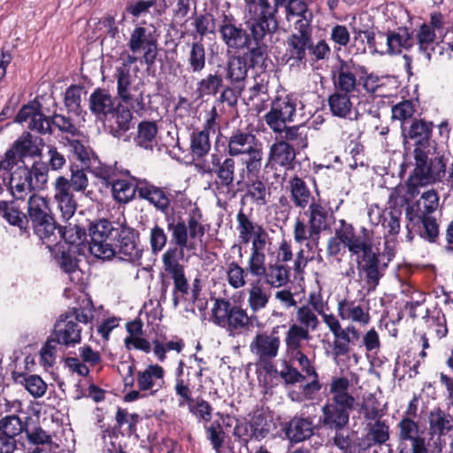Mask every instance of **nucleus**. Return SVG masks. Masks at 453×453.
I'll return each instance as SVG.
<instances>
[{
    "label": "nucleus",
    "mask_w": 453,
    "mask_h": 453,
    "mask_svg": "<svg viewBox=\"0 0 453 453\" xmlns=\"http://www.w3.org/2000/svg\"><path fill=\"white\" fill-rule=\"evenodd\" d=\"M139 199L147 201L157 211L165 215L167 230L170 232V246L162 256L165 272L173 278V305L177 308L181 299L189 291V283L186 277L185 266L180 263L184 257V250H194V240H201L205 234L202 223V211L194 208L185 220L180 215H168L173 196L167 188L158 187L142 179L139 187Z\"/></svg>",
    "instance_id": "nucleus-1"
},
{
    "label": "nucleus",
    "mask_w": 453,
    "mask_h": 453,
    "mask_svg": "<svg viewBox=\"0 0 453 453\" xmlns=\"http://www.w3.org/2000/svg\"><path fill=\"white\" fill-rule=\"evenodd\" d=\"M349 380L345 377H333L329 384L327 399L321 408V424L327 429L335 432L333 437L334 444L342 450L347 451L351 447L349 435H344L342 431L349 426L350 412L355 410L356 399L349 393Z\"/></svg>",
    "instance_id": "nucleus-2"
},
{
    "label": "nucleus",
    "mask_w": 453,
    "mask_h": 453,
    "mask_svg": "<svg viewBox=\"0 0 453 453\" xmlns=\"http://www.w3.org/2000/svg\"><path fill=\"white\" fill-rule=\"evenodd\" d=\"M334 89L358 94L360 88L370 96H387L383 91L387 77H380L353 58L344 59L337 55L330 70Z\"/></svg>",
    "instance_id": "nucleus-3"
},
{
    "label": "nucleus",
    "mask_w": 453,
    "mask_h": 453,
    "mask_svg": "<svg viewBox=\"0 0 453 453\" xmlns=\"http://www.w3.org/2000/svg\"><path fill=\"white\" fill-rule=\"evenodd\" d=\"M244 90L226 58L225 65H218L216 71L209 73L197 81L196 92L199 98L219 95L218 102L226 104L229 108H234Z\"/></svg>",
    "instance_id": "nucleus-4"
},
{
    "label": "nucleus",
    "mask_w": 453,
    "mask_h": 453,
    "mask_svg": "<svg viewBox=\"0 0 453 453\" xmlns=\"http://www.w3.org/2000/svg\"><path fill=\"white\" fill-rule=\"evenodd\" d=\"M247 27L252 32V43L243 54H233L227 57L234 71L239 78L242 86L246 88L250 69L265 71L267 67L268 45L264 42L267 35H273L276 30L268 23H247Z\"/></svg>",
    "instance_id": "nucleus-5"
},
{
    "label": "nucleus",
    "mask_w": 453,
    "mask_h": 453,
    "mask_svg": "<svg viewBox=\"0 0 453 453\" xmlns=\"http://www.w3.org/2000/svg\"><path fill=\"white\" fill-rule=\"evenodd\" d=\"M303 211V216L307 219L296 217L293 226V236L296 243L302 244L310 241L315 245L319 244L320 235L324 232H329L335 222L334 211L329 202L320 198L312 199L311 203Z\"/></svg>",
    "instance_id": "nucleus-6"
},
{
    "label": "nucleus",
    "mask_w": 453,
    "mask_h": 453,
    "mask_svg": "<svg viewBox=\"0 0 453 453\" xmlns=\"http://www.w3.org/2000/svg\"><path fill=\"white\" fill-rule=\"evenodd\" d=\"M31 224L34 234L52 250L59 244V225L49 202L44 197L34 194L27 200V225ZM29 228V226H27Z\"/></svg>",
    "instance_id": "nucleus-7"
},
{
    "label": "nucleus",
    "mask_w": 453,
    "mask_h": 453,
    "mask_svg": "<svg viewBox=\"0 0 453 453\" xmlns=\"http://www.w3.org/2000/svg\"><path fill=\"white\" fill-rule=\"evenodd\" d=\"M28 119H30L28 128L41 134H52V127L58 128L63 134L73 136L79 134V129L70 117L56 112L50 117H46L42 112L41 103L36 99L24 104L19 109L15 116L14 122L22 124Z\"/></svg>",
    "instance_id": "nucleus-8"
},
{
    "label": "nucleus",
    "mask_w": 453,
    "mask_h": 453,
    "mask_svg": "<svg viewBox=\"0 0 453 453\" xmlns=\"http://www.w3.org/2000/svg\"><path fill=\"white\" fill-rule=\"evenodd\" d=\"M414 168L405 181L407 194L414 197L419 188L439 180L445 174L446 164L443 157L429 158L423 148L413 150Z\"/></svg>",
    "instance_id": "nucleus-9"
},
{
    "label": "nucleus",
    "mask_w": 453,
    "mask_h": 453,
    "mask_svg": "<svg viewBox=\"0 0 453 453\" xmlns=\"http://www.w3.org/2000/svg\"><path fill=\"white\" fill-rule=\"evenodd\" d=\"M93 319L92 311L88 314L84 309L71 308L58 317L50 337L58 345L74 347L81 342V324L89 325Z\"/></svg>",
    "instance_id": "nucleus-10"
},
{
    "label": "nucleus",
    "mask_w": 453,
    "mask_h": 453,
    "mask_svg": "<svg viewBox=\"0 0 453 453\" xmlns=\"http://www.w3.org/2000/svg\"><path fill=\"white\" fill-rule=\"evenodd\" d=\"M253 317L249 316L240 304L225 298H217L211 309L212 322L224 328L229 335H240L253 326Z\"/></svg>",
    "instance_id": "nucleus-11"
},
{
    "label": "nucleus",
    "mask_w": 453,
    "mask_h": 453,
    "mask_svg": "<svg viewBox=\"0 0 453 453\" xmlns=\"http://www.w3.org/2000/svg\"><path fill=\"white\" fill-rule=\"evenodd\" d=\"M45 171L43 164L34 162L30 167L24 165L12 172L9 188L13 198L24 201L35 192L46 189Z\"/></svg>",
    "instance_id": "nucleus-12"
},
{
    "label": "nucleus",
    "mask_w": 453,
    "mask_h": 453,
    "mask_svg": "<svg viewBox=\"0 0 453 453\" xmlns=\"http://www.w3.org/2000/svg\"><path fill=\"white\" fill-rule=\"evenodd\" d=\"M138 61L134 56H128L116 69L117 92L121 101L130 106L134 112L142 115L150 104V95H145L137 87L131 88V65Z\"/></svg>",
    "instance_id": "nucleus-13"
},
{
    "label": "nucleus",
    "mask_w": 453,
    "mask_h": 453,
    "mask_svg": "<svg viewBox=\"0 0 453 453\" xmlns=\"http://www.w3.org/2000/svg\"><path fill=\"white\" fill-rule=\"evenodd\" d=\"M355 256L359 278L365 283L368 293L374 292L386 275L388 268L387 263L381 260L378 249L373 250V242Z\"/></svg>",
    "instance_id": "nucleus-14"
},
{
    "label": "nucleus",
    "mask_w": 453,
    "mask_h": 453,
    "mask_svg": "<svg viewBox=\"0 0 453 453\" xmlns=\"http://www.w3.org/2000/svg\"><path fill=\"white\" fill-rule=\"evenodd\" d=\"M218 33L228 51L236 53L252 43V32L244 27L232 13L222 12L218 23Z\"/></svg>",
    "instance_id": "nucleus-15"
},
{
    "label": "nucleus",
    "mask_w": 453,
    "mask_h": 453,
    "mask_svg": "<svg viewBox=\"0 0 453 453\" xmlns=\"http://www.w3.org/2000/svg\"><path fill=\"white\" fill-rule=\"evenodd\" d=\"M237 162L234 157L213 153L208 164L198 165V170L205 174L215 176L214 184L218 190L230 191L236 179Z\"/></svg>",
    "instance_id": "nucleus-16"
},
{
    "label": "nucleus",
    "mask_w": 453,
    "mask_h": 453,
    "mask_svg": "<svg viewBox=\"0 0 453 453\" xmlns=\"http://www.w3.org/2000/svg\"><path fill=\"white\" fill-rule=\"evenodd\" d=\"M127 46L131 54L127 53L126 58L134 56L148 66L155 64L158 43L154 31L143 26H136L130 33Z\"/></svg>",
    "instance_id": "nucleus-17"
},
{
    "label": "nucleus",
    "mask_w": 453,
    "mask_h": 453,
    "mask_svg": "<svg viewBox=\"0 0 453 453\" xmlns=\"http://www.w3.org/2000/svg\"><path fill=\"white\" fill-rule=\"evenodd\" d=\"M115 242L114 257L130 263L138 262L142 258V249L140 247V234L134 227L127 224L119 225Z\"/></svg>",
    "instance_id": "nucleus-18"
},
{
    "label": "nucleus",
    "mask_w": 453,
    "mask_h": 453,
    "mask_svg": "<svg viewBox=\"0 0 453 453\" xmlns=\"http://www.w3.org/2000/svg\"><path fill=\"white\" fill-rule=\"evenodd\" d=\"M296 111V98L292 95L278 96L271 104L265 120L272 130L294 121Z\"/></svg>",
    "instance_id": "nucleus-19"
},
{
    "label": "nucleus",
    "mask_w": 453,
    "mask_h": 453,
    "mask_svg": "<svg viewBox=\"0 0 453 453\" xmlns=\"http://www.w3.org/2000/svg\"><path fill=\"white\" fill-rule=\"evenodd\" d=\"M340 227L335 230V235L351 255L360 253V250L371 242H373V231L361 226L357 234L355 227L345 219L339 220Z\"/></svg>",
    "instance_id": "nucleus-20"
},
{
    "label": "nucleus",
    "mask_w": 453,
    "mask_h": 453,
    "mask_svg": "<svg viewBox=\"0 0 453 453\" xmlns=\"http://www.w3.org/2000/svg\"><path fill=\"white\" fill-rule=\"evenodd\" d=\"M279 326L273 328L269 334L266 332L257 333L250 342L251 352L259 361L273 360L279 353L280 339L278 334Z\"/></svg>",
    "instance_id": "nucleus-21"
},
{
    "label": "nucleus",
    "mask_w": 453,
    "mask_h": 453,
    "mask_svg": "<svg viewBox=\"0 0 453 453\" xmlns=\"http://www.w3.org/2000/svg\"><path fill=\"white\" fill-rule=\"evenodd\" d=\"M227 155L239 157L263 146L257 135L248 129H233L226 141Z\"/></svg>",
    "instance_id": "nucleus-22"
},
{
    "label": "nucleus",
    "mask_w": 453,
    "mask_h": 453,
    "mask_svg": "<svg viewBox=\"0 0 453 453\" xmlns=\"http://www.w3.org/2000/svg\"><path fill=\"white\" fill-rule=\"evenodd\" d=\"M352 47H356L358 50L365 52L366 45L371 52L385 54V39L386 32H375L372 27L362 29L355 26L352 27Z\"/></svg>",
    "instance_id": "nucleus-23"
},
{
    "label": "nucleus",
    "mask_w": 453,
    "mask_h": 453,
    "mask_svg": "<svg viewBox=\"0 0 453 453\" xmlns=\"http://www.w3.org/2000/svg\"><path fill=\"white\" fill-rule=\"evenodd\" d=\"M407 227L415 231L425 241L436 243L439 239V224L434 215L406 216Z\"/></svg>",
    "instance_id": "nucleus-24"
},
{
    "label": "nucleus",
    "mask_w": 453,
    "mask_h": 453,
    "mask_svg": "<svg viewBox=\"0 0 453 453\" xmlns=\"http://www.w3.org/2000/svg\"><path fill=\"white\" fill-rule=\"evenodd\" d=\"M133 119V113L128 106L119 103L105 118L109 134L115 138H121L131 128Z\"/></svg>",
    "instance_id": "nucleus-25"
},
{
    "label": "nucleus",
    "mask_w": 453,
    "mask_h": 453,
    "mask_svg": "<svg viewBox=\"0 0 453 453\" xmlns=\"http://www.w3.org/2000/svg\"><path fill=\"white\" fill-rule=\"evenodd\" d=\"M298 154L299 152L296 149L276 138L269 148L268 164L273 167L279 166L286 171L293 170Z\"/></svg>",
    "instance_id": "nucleus-26"
},
{
    "label": "nucleus",
    "mask_w": 453,
    "mask_h": 453,
    "mask_svg": "<svg viewBox=\"0 0 453 453\" xmlns=\"http://www.w3.org/2000/svg\"><path fill=\"white\" fill-rule=\"evenodd\" d=\"M276 129L277 130H273L275 134H278L276 138L284 143H288L299 153L308 147L309 128L305 125H283Z\"/></svg>",
    "instance_id": "nucleus-27"
},
{
    "label": "nucleus",
    "mask_w": 453,
    "mask_h": 453,
    "mask_svg": "<svg viewBox=\"0 0 453 453\" xmlns=\"http://www.w3.org/2000/svg\"><path fill=\"white\" fill-rule=\"evenodd\" d=\"M355 95L354 93L334 89V92L327 98L332 115L349 120L357 119V111L353 112V104L351 102V97Z\"/></svg>",
    "instance_id": "nucleus-28"
},
{
    "label": "nucleus",
    "mask_w": 453,
    "mask_h": 453,
    "mask_svg": "<svg viewBox=\"0 0 453 453\" xmlns=\"http://www.w3.org/2000/svg\"><path fill=\"white\" fill-rule=\"evenodd\" d=\"M179 408H187L198 420L209 423L212 418L211 404L201 396L193 397L192 389L177 398Z\"/></svg>",
    "instance_id": "nucleus-29"
},
{
    "label": "nucleus",
    "mask_w": 453,
    "mask_h": 453,
    "mask_svg": "<svg viewBox=\"0 0 453 453\" xmlns=\"http://www.w3.org/2000/svg\"><path fill=\"white\" fill-rule=\"evenodd\" d=\"M286 190L294 206L302 210H304L312 199H316L305 180L297 174L289 178Z\"/></svg>",
    "instance_id": "nucleus-30"
},
{
    "label": "nucleus",
    "mask_w": 453,
    "mask_h": 453,
    "mask_svg": "<svg viewBox=\"0 0 453 453\" xmlns=\"http://www.w3.org/2000/svg\"><path fill=\"white\" fill-rule=\"evenodd\" d=\"M414 45L412 33L405 27H398L396 30H388L385 39V54L398 55L403 50H409Z\"/></svg>",
    "instance_id": "nucleus-31"
},
{
    "label": "nucleus",
    "mask_w": 453,
    "mask_h": 453,
    "mask_svg": "<svg viewBox=\"0 0 453 453\" xmlns=\"http://www.w3.org/2000/svg\"><path fill=\"white\" fill-rule=\"evenodd\" d=\"M142 178L131 176V180L118 177L110 186L113 199L122 204H127L136 198H139V188Z\"/></svg>",
    "instance_id": "nucleus-32"
},
{
    "label": "nucleus",
    "mask_w": 453,
    "mask_h": 453,
    "mask_svg": "<svg viewBox=\"0 0 453 453\" xmlns=\"http://www.w3.org/2000/svg\"><path fill=\"white\" fill-rule=\"evenodd\" d=\"M165 370L159 365H149L144 371L136 374L137 386L140 391H150L154 395L164 384Z\"/></svg>",
    "instance_id": "nucleus-33"
},
{
    "label": "nucleus",
    "mask_w": 453,
    "mask_h": 453,
    "mask_svg": "<svg viewBox=\"0 0 453 453\" xmlns=\"http://www.w3.org/2000/svg\"><path fill=\"white\" fill-rule=\"evenodd\" d=\"M311 39L289 35L286 41V62L291 65L299 66L307 62V54L309 52Z\"/></svg>",
    "instance_id": "nucleus-34"
},
{
    "label": "nucleus",
    "mask_w": 453,
    "mask_h": 453,
    "mask_svg": "<svg viewBox=\"0 0 453 453\" xmlns=\"http://www.w3.org/2000/svg\"><path fill=\"white\" fill-rule=\"evenodd\" d=\"M333 335L332 354L335 358L347 356L351 350V345L360 338L359 331L353 325H349Z\"/></svg>",
    "instance_id": "nucleus-35"
},
{
    "label": "nucleus",
    "mask_w": 453,
    "mask_h": 453,
    "mask_svg": "<svg viewBox=\"0 0 453 453\" xmlns=\"http://www.w3.org/2000/svg\"><path fill=\"white\" fill-rule=\"evenodd\" d=\"M369 310V307L365 308L354 300L344 298L338 302V315L342 320H351L363 326L371 320Z\"/></svg>",
    "instance_id": "nucleus-36"
},
{
    "label": "nucleus",
    "mask_w": 453,
    "mask_h": 453,
    "mask_svg": "<svg viewBox=\"0 0 453 453\" xmlns=\"http://www.w3.org/2000/svg\"><path fill=\"white\" fill-rule=\"evenodd\" d=\"M434 124L422 119H414L408 129L403 124L401 126L403 136L405 139L416 141V147H426L432 136Z\"/></svg>",
    "instance_id": "nucleus-37"
},
{
    "label": "nucleus",
    "mask_w": 453,
    "mask_h": 453,
    "mask_svg": "<svg viewBox=\"0 0 453 453\" xmlns=\"http://www.w3.org/2000/svg\"><path fill=\"white\" fill-rule=\"evenodd\" d=\"M315 426L311 418L294 417L288 422L285 433L291 442L299 443L314 434Z\"/></svg>",
    "instance_id": "nucleus-38"
},
{
    "label": "nucleus",
    "mask_w": 453,
    "mask_h": 453,
    "mask_svg": "<svg viewBox=\"0 0 453 453\" xmlns=\"http://www.w3.org/2000/svg\"><path fill=\"white\" fill-rule=\"evenodd\" d=\"M0 216L11 226H17L21 234H29L27 212L24 213L14 200L0 203Z\"/></svg>",
    "instance_id": "nucleus-39"
},
{
    "label": "nucleus",
    "mask_w": 453,
    "mask_h": 453,
    "mask_svg": "<svg viewBox=\"0 0 453 453\" xmlns=\"http://www.w3.org/2000/svg\"><path fill=\"white\" fill-rule=\"evenodd\" d=\"M281 7L286 9L287 15L304 17L309 13H311L309 12L308 6L303 0H280L278 2L274 0L267 22L268 25L271 26V27H273L275 30H277L278 27L276 15L279 12V9Z\"/></svg>",
    "instance_id": "nucleus-40"
},
{
    "label": "nucleus",
    "mask_w": 453,
    "mask_h": 453,
    "mask_svg": "<svg viewBox=\"0 0 453 453\" xmlns=\"http://www.w3.org/2000/svg\"><path fill=\"white\" fill-rule=\"evenodd\" d=\"M89 110L96 117L104 119L114 110V99L110 92L102 88H96L89 96Z\"/></svg>",
    "instance_id": "nucleus-41"
},
{
    "label": "nucleus",
    "mask_w": 453,
    "mask_h": 453,
    "mask_svg": "<svg viewBox=\"0 0 453 453\" xmlns=\"http://www.w3.org/2000/svg\"><path fill=\"white\" fill-rule=\"evenodd\" d=\"M428 425L431 436H437L440 439L453 429V418L449 413L438 407L430 411Z\"/></svg>",
    "instance_id": "nucleus-42"
},
{
    "label": "nucleus",
    "mask_w": 453,
    "mask_h": 453,
    "mask_svg": "<svg viewBox=\"0 0 453 453\" xmlns=\"http://www.w3.org/2000/svg\"><path fill=\"white\" fill-rule=\"evenodd\" d=\"M439 207V196L434 189H430L421 195L416 201L405 209V216L411 215H433Z\"/></svg>",
    "instance_id": "nucleus-43"
},
{
    "label": "nucleus",
    "mask_w": 453,
    "mask_h": 453,
    "mask_svg": "<svg viewBox=\"0 0 453 453\" xmlns=\"http://www.w3.org/2000/svg\"><path fill=\"white\" fill-rule=\"evenodd\" d=\"M414 41H416L418 45V52L423 55L427 61H430L436 48L439 46L434 29H430L426 27V22L422 23L417 30Z\"/></svg>",
    "instance_id": "nucleus-44"
},
{
    "label": "nucleus",
    "mask_w": 453,
    "mask_h": 453,
    "mask_svg": "<svg viewBox=\"0 0 453 453\" xmlns=\"http://www.w3.org/2000/svg\"><path fill=\"white\" fill-rule=\"evenodd\" d=\"M188 51L185 63L187 71L191 73H201L206 67V50L202 42H192L188 44Z\"/></svg>",
    "instance_id": "nucleus-45"
},
{
    "label": "nucleus",
    "mask_w": 453,
    "mask_h": 453,
    "mask_svg": "<svg viewBox=\"0 0 453 453\" xmlns=\"http://www.w3.org/2000/svg\"><path fill=\"white\" fill-rule=\"evenodd\" d=\"M113 223L106 219H98L95 220H87L88 241L90 253L94 254V248H96L99 242H102L107 234L112 230Z\"/></svg>",
    "instance_id": "nucleus-46"
},
{
    "label": "nucleus",
    "mask_w": 453,
    "mask_h": 453,
    "mask_svg": "<svg viewBox=\"0 0 453 453\" xmlns=\"http://www.w3.org/2000/svg\"><path fill=\"white\" fill-rule=\"evenodd\" d=\"M399 445L398 453H410V449L404 444L406 441H412L422 435L419 434V426L417 421L409 417H403L397 424Z\"/></svg>",
    "instance_id": "nucleus-47"
},
{
    "label": "nucleus",
    "mask_w": 453,
    "mask_h": 453,
    "mask_svg": "<svg viewBox=\"0 0 453 453\" xmlns=\"http://www.w3.org/2000/svg\"><path fill=\"white\" fill-rule=\"evenodd\" d=\"M389 440V426L385 421L377 419L373 424L368 425L367 433L362 439V445L365 449L373 446H381Z\"/></svg>",
    "instance_id": "nucleus-48"
},
{
    "label": "nucleus",
    "mask_w": 453,
    "mask_h": 453,
    "mask_svg": "<svg viewBox=\"0 0 453 453\" xmlns=\"http://www.w3.org/2000/svg\"><path fill=\"white\" fill-rule=\"evenodd\" d=\"M158 127L154 120H142L137 126V134L134 137L135 144L145 150H152L157 144Z\"/></svg>",
    "instance_id": "nucleus-49"
},
{
    "label": "nucleus",
    "mask_w": 453,
    "mask_h": 453,
    "mask_svg": "<svg viewBox=\"0 0 453 453\" xmlns=\"http://www.w3.org/2000/svg\"><path fill=\"white\" fill-rule=\"evenodd\" d=\"M428 330L435 333L438 339L445 337L448 334L447 320L441 308L435 305L432 309L426 308L422 317Z\"/></svg>",
    "instance_id": "nucleus-50"
},
{
    "label": "nucleus",
    "mask_w": 453,
    "mask_h": 453,
    "mask_svg": "<svg viewBox=\"0 0 453 453\" xmlns=\"http://www.w3.org/2000/svg\"><path fill=\"white\" fill-rule=\"evenodd\" d=\"M26 417V419H29ZM27 422L23 420L17 413L6 414L0 418V433L12 437L18 441L27 431Z\"/></svg>",
    "instance_id": "nucleus-51"
},
{
    "label": "nucleus",
    "mask_w": 453,
    "mask_h": 453,
    "mask_svg": "<svg viewBox=\"0 0 453 453\" xmlns=\"http://www.w3.org/2000/svg\"><path fill=\"white\" fill-rule=\"evenodd\" d=\"M9 150H12L19 160L27 157H37L42 150L35 145L33 135L29 132H24L12 145Z\"/></svg>",
    "instance_id": "nucleus-52"
},
{
    "label": "nucleus",
    "mask_w": 453,
    "mask_h": 453,
    "mask_svg": "<svg viewBox=\"0 0 453 453\" xmlns=\"http://www.w3.org/2000/svg\"><path fill=\"white\" fill-rule=\"evenodd\" d=\"M59 232V242L63 240L65 243L71 246L78 247L83 244L85 242H88V227L87 225L81 226L78 224L69 223L67 226H61L58 229Z\"/></svg>",
    "instance_id": "nucleus-53"
},
{
    "label": "nucleus",
    "mask_w": 453,
    "mask_h": 453,
    "mask_svg": "<svg viewBox=\"0 0 453 453\" xmlns=\"http://www.w3.org/2000/svg\"><path fill=\"white\" fill-rule=\"evenodd\" d=\"M238 238L242 243L248 244L252 237L264 228L262 225L254 222L242 209L236 215Z\"/></svg>",
    "instance_id": "nucleus-54"
},
{
    "label": "nucleus",
    "mask_w": 453,
    "mask_h": 453,
    "mask_svg": "<svg viewBox=\"0 0 453 453\" xmlns=\"http://www.w3.org/2000/svg\"><path fill=\"white\" fill-rule=\"evenodd\" d=\"M245 197L250 198L252 203L257 206L266 205L270 197V191L260 178L248 180L245 183Z\"/></svg>",
    "instance_id": "nucleus-55"
},
{
    "label": "nucleus",
    "mask_w": 453,
    "mask_h": 453,
    "mask_svg": "<svg viewBox=\"0 0 453 453\" xmlns=\"http://www.w3.org/2000/svg\"><path fill=\"white\" fill-rule=\"evenodd\" d=\"M60 269L69 275L73 283L79 284L82 280V272L79 268V260L70 250H62L58 257H56Z\"/></svg>",
    "instance_id": "nucleus-56"
},
{
    "label": "nucleus",
    "mask_w": 453,
    "mask_h": 453,
    "mask_svg": "<svg viewBox=\"0 0 453 453\" xmlns=\"http://www.w3.org/2000/svg\"><path fill=\"white\" fill-rule=\"evenodd\" d=\"M189 148L194 159L204 157L211 150L210 133L207 130H194L190 134Z\"/></svg>",
    "instance_id": "nucleus-57"
},
{
    "label": "nucleus",
    "mask_w": 453,
    "mask_h": 453,
    "mask_svg": "<svg viewBox=\"0 0 453 453\" xmlns=\"http://www.w3.org/2000/svg\"><path fill=\"white\" fill-rule=\"evenodd\" d=\"M291 267L288 265H280L277 263L269 264L267 273L263 278L267 284L273 288L283 287L290 280Z\"/></svg>",
    "instance_id": "nucleus-58"
},
{
    "label": "nucleus",
    "mask_w": 453,
    "mask_h": 453,
    "mask_svg": "<svg viewBox=\"0 0 453 453\" xmlns=\"http://www.w3.org/2000/svg\"><path fill=\"white\" fill-rule=\"evenodd\" d=\"M226 281L231 288L238 289L247 284L246 277L249 273L237 261L229 257L226 260Z\"/></svg>",
    "instance_id": "nucleus-59"
},
{
    "label": "nucleus",
    "mask_w": 453,
    "mask_h": 453,
    "mask_svg": "<svg viewBox=\"0 0 453 453\" xmlns=\"http://www.w3.org/2000/svg\"><path fill=\"white\" fill-rule=\"evenodd\" d=\"M90 172L98 179L102 180L106 187L110 185L118 178L125 175H129L128 170H119L116 164L113 165L104 164L100 161L96 165L89 166Z\"/></svg>",
    "instance_id": "nucleus-60"
},
{
    "label": "nucleus",
    "mask_w": 453,
    "mask_h": 453,
    "mask_svg": "<svg viewBox=\"0 0 453 453\" xmlns=\"http://www.w3.org/2000/svg\"><path fill=\"white\" fill-rule=\"evenodd\" d=\"M349 27L343 24H334L330 27L329 40L333 43L334 52L336 56L342 49H346L350 43L352 44L353 37Z\"/></svg>",
    "instance_id": "nucleus-61"
},
{
    "label": "nucleus",
    "mask_w": 453,
    "mask_h": 453,
    "mask_svg": "<svg viewBox=\"0 0 453 453\" xmlns=\"http://www.w3.org/2000/svg\"><path fill=\"white\" fill-rule=\"evenodd\" d=\"M203 429L206 439L210 441L212 449L219 453L222 449L227 436L223 424L219 419L211 420V422L203 424Z\"/></svg>",
    "instance_id": "nucleus-62"
},
{
    "label": "nucleus",
    "mask_w": 453,
    "mask_h": 453,
    "mask_svg": "<svg viewBox=\"0 0 453 453\" xmlns=\"http://www.w3.org/2000/svg\"><path fill=\"white\" fill-rule=\"evenodd\" d=\"M311 338L309 330L302 326L293 324L289 326L285 338L287 350L294 353L301 350L302 342Z\"/></svg>",
    "instance_id": "nucleus-63"
},
{
    "label": "nucleus",
    "mask_w": 453,
    "mask_h": 453,
    "mask_svg": "<svg viewBox=\"0 0 453 453\" xmlns=\"http://www.w3.org/2000/svg\"><path fill=\"white\" fill-rule=\"evenodd\" d=\"M248 295V303L254 313L265 308L269 303L270 295L263 289L259 280L250 283Z\"/></svg>",
    "instance_id": "nucleus-64"
}]
</instances>
